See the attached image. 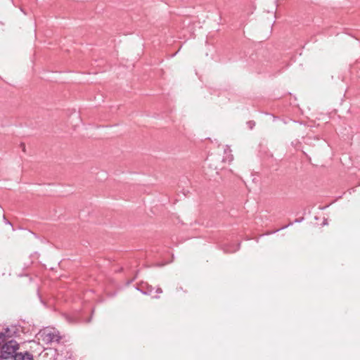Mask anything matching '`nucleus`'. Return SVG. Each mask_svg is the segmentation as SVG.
Returning a JSON list of instances; mask_svg holds the SVG:
<instances>
[{"label":"nucleus","instance_id":"7ed1b4c3","mask_svg":"<svg viewBox=\"0 0 360 360\" xmlns=\"http://www.w3.org/2000/svg\"><path fill=\"white\" fill-rule=\"evenodd\" d=\"M143 294L151 295L153 293L154 288L148 283L142 284L139 288Z\"/></svg>","mask_w":360,"mask_h":360},{"label":"nucleus","instance_id":"6e6552de","mask_svg":"<svg viewBox=\"0 0 360 360\" xmlns=\"http://www.w3.org/2000/svg\"><path fill=\"white\" fill-rule=\"evenodd\" d=\"M156 292L158 293H162V290L160 288H158L157 290H156Z\"/></svg>","mask_w":360,"mask_h":360},{"label":"nucleus","instance_id":"20e7f679","mask_svg":"<svg viewBox=\"0 0 360 360\" xmlns=\"http://www.w3.org/2000/svg\"><path fill=\"white\" fill-rule=\"evenodd\" d=\"M4 335V337L8 340L9 338H12L16 333L17 329L15 327H11V328H6L4 329V331L1 332Z\"/></svg>","mask_w":360,"mask_h":360},{"label":"nucleus","instance_id":"f257e3e1","mask_svg":"<svg viewBox=\"0 0 360 360\" xmlns=\"http://www.w3.org/2000/svg\"><path fill=\"white\" fill-rule=\"evenodd\" d=\"M18 347L19 345L16 341L13 340L7 341L1 347L0 359L14 358V356L17 354L16 352L18 349Z\"/></svg>","mask_w":360,"mask_h":360},{"label":"nucleus","instance_id":"39448f33","mask_svg":"<svg viewBox=\"0 0 360 360\" xmlns=\"http://www.w3.org/2000/svg\"><path fill=\"white\" fill-rule=\"evenodd\" d=\"M14 360H33L32 356L27 353H17L14 356Z\"/></svg>","mask_w":360,"mask_h":360},{"label":"nucleus","instance_id":"f03ea898","mask_svg":"<svg viewBox=\"0 0 360 360\" xmlns=\"http://www.w3.org/2000/svg\"><path fill=\"white\" fill-rule=\"evenodd\" d=\"M38 335L39 336V339H41V340L46 343H51V342H58L61 337L58 331L52 329V328H45L41 330Z\"/></svg>","mask_w":360,"mask_h":360},{"label":"nucleus","instance_id":"0eeeda50","mask_svg":"<svg viewBox=\"0 0 360 360\" xmlns=\"http://www.w3.org/2000/svg\"><path fill=\"white\" fill-rule=\"evenodd\" d=\"M9 340H7L5 337H4V335L3 333H1L0 332V348L1 347V346L5 344L7 341H8Z\"/></svg>","mask_w":360,"mask_h":360},{"label":"nucleus","instance_id":"423d86ee","mask_svg":"<svg viewBox=\"0 0 360 360\" xmlns=\"http://www.w3.org/2000/svg\"><path fill=\"white\" fill-rule=\"evenodd\" d=\"M224 154L226 156L223 158L224 162H231L233 160V156L231 153V150L228 146L224 149Z\"/></svg>","mask_w":360,"mask_h":360}]
</instances>
